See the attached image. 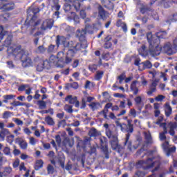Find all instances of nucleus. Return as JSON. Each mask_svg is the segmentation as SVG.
<instances>
[{"label":"nucleus","instance_id":"1","mask_svg":"<svg viewBox=\"0 0 177 177\" xmlns=\"http://www.w3.org/2000/svg\"><path fill=\"white\" fill-rule=\"evenodd\" d=\"M168 35L167 31H160L156 32V37L153 36L151 32L147 33V39L148 41L149 53L152 57L160 56L162 47L160 46V39H165Z\"/></svg>","mask_w":177,"mask_h":177},{"label":"nucleus","instance_id":"2","mask_svg":"<svg viewBox=\"0 0 177 177\" xmlns=\"http://www.w3.org/2000/svg\"><path fill=\"white\" fill-rule=\"evenodd\" d=\"M39 12H41L39 8L30 7L27 10V17L24 24V26L26 30L30 31V35H32V34L35 32L37 27H38L42 21V20L37 16V14L39 13Z\"/></svg>","mask_w":177,"mask_h":177},{"label":"nucleus","instance_id":"3","mask_svg":"<svg viewBox=\"0 0 177 177\" xmlns=\"http://www.w3.org/2000/svg\"><path fill=\"white\" fill-rule=\"evenodd\" d=\"M12 45V37L8 36L4 41V46L7 48L9 55L17 56L23 63H31V59L26 54V50L21 49V46H17L15 48L10 46Z\"/></svg>","mask_w":177,"mask_h":177},{"label":"nucleus","instance_id":"4","mask_svg":"<svg viewBox=\"0 0 177 177\" xmlns=\"http://www.w3.org/2000/svg\"><path fill=\"white\" fill-rule=\"evenodd\" d=\"M118 127H120L122 132H128V133L126 134L124 146H127V145L128 148L131 149L132 142L129 141V138H131L130 133H132V132H133V124H132V120H128L127 124L125 123H119Z\"/></svg>","mask_w":177,"mask_h":177},{"label":"nucleus","instance_id":"5","mask_svg":"<svg viewBox=\"0 0 177 177\" xmlns=\"http://www.w3.org/2000/svg\"><path fill=\"white\" fill-rule=\"evenodd\" d=\"M86 32L88 34L93 33V27L89 24L85 26L84 29L77 30L76 32V37L78 38L80 42H82L84 46L82 48H88V41H86Z\"/></svg>","mask_w":177,"mask_h":177},{"label":"nucleus","instance_id":"6","mask_svg":"<svg viewBox=\"0 0 177 177\" xmlns=\"http://www.w3.org/2000/svg\"><path fill=\"white\" fill-rule=\"evenodd\" d=\"M84 44L83 42L77 43L74 46V41H71L68 42V48H70V49L67 51V56H69L70 57H74L75 56V53L80 50V49H86V48H83L82 46H84Z\"/></svg>","mask_w":177,"mask_h":177},{"label":"nucleus","instance_id":"7","mask_svg":"<svg viewBox=\"0 0 177 177\" xmlns=\"http://www.w3.org/2000/svg\"><path fill=\"white\" fill-rule=\"evenodd\" d=\"M106 136L111 139V146L113 150H120V145H118V137L114 134L111 130L106 131Z\"/></svg>","mask_w":177,"mask_h":177},{"label":"nucleus","instance_id":"8","mask_svg":"<svg viewBox=\"0 0 177 177\" xmlns=\"http://www.w3.org/2000/svg\"><path fill=\"white\" fill-rule=\"evenodd\" d=\"M109 109H111L112 111H118L120 110V106L118 105H113V103L108 102L104 107V109L99 112V114L103 117L104 120H109V117L107 116V113H109Z\"/></svg>","mask_w":177,"mask_h":177},{"label":"nucleus","instance_id":"9","mask_svg":"<svg viewBox=\"0 0 177 177\" xmlns=\"http://www.w3.org/2000/svg\"><path fill=\"white\" fill-rule=\"evenodd\" d=\"M48 63L53 64L57 68H63L64 67V59L63 57H57L55 55H51L48 59Z\"/></svg>","mask_w":177,"mask_h":177},{"label":"nucleus","instance_id":"10","mask_svg":"<svg viewBox=\"0 0 177 177\" xmlns=\"http://www.w3.org/2000/svg\"><path fill=\"white\" fill-rule=\"evenodd\" d=\"M100 145L101 146V149L105 156V158L109 160V158H110V153H109V142H107V138L105 137L100 138Z\"/></svg>","mask_w":177,"mask_h":177},{"label":"nucleus","instance_id":"11","mask_svg":"<svg viewBox=\"0 0 177 177\" xmlns=\"http://www.w3.org/2000/svg\"><path fill=\"white\" fill-rule=\"evenodd\" d=\"M162 49L169 56H172V55H175L177 52L176 47H174L171 42L165 43Z\"/></svg>","mask_w":177,"mask_h":177},{"label":"nucleus","instance_id":"12","mask_svg":"<svg viewBox=\"0 0 177 177\" xmlns=\"http://www.w3.org/2000/svg\"><path fill=\"white\" fill-rule=\"evenodd\" d=\"M65 102H68L69 104H75V107L80 108V101L77 96L73 97V95H68L65 97Z\"/></svg>","mask_w":177,"mask_h":177},{"label":"nucleus","instance_id":"13","mask_svg":"<svg viewBox=\"0 0 177 177\" xmlns=\"http://www.w3.org/2000/svg\"><path fill=\"white\" fill-rule=\"evenodd\" d=\"M113 36L111 35H108L104 38V49H110L113 46Z\"/></svg>","mask_w":177,"mask_h":177},{"label":"nucleus","instance_id":"14","mask_svg":"<svg viewBox=\"0 0 177 177\" xmlns=\"http://www.w3.org/2000/svg\"><path fill=\"white\" fill-rule=\"evenodd\" d=\"M52 27H53V21L52 19H46L43 21L41 28V30H51Z\"/></svg>","mask_w":177,"mask_h":177},{"label":"nucleus","instance_id":"15","mask_svg":"<svg viewBox=\"0 0 177 177\" xmlns=\"http://www.w3.org/2000/svg\"><path fill=\"white\" fill-rule=\"evenodd\" d=\"M97 11H98V15L101 19L103 20L107 19V15L109 12L104 10L103 6L102 5L99 4L97 7Z\"/></svg>","mask_w":177,"mask_h":177},{"label":"nucleus","instance_id":"16","mask_svg":"<svg viewBox=\"0 0 177 177\" xmlns=\"http://www.w3.org/2000/svg\"><path fill=\"white\" fill-rule=\"evenodd\" d=\"M66 42H67V38L66 37L60 35L56 37L55 43L57 48H59L60 45H66Z\"/></svg>","mask_w":177,"mask_h":177},{"label":"nucleus","instance_id":"17","mask_svg":"<svg viewBox=\"0 0 177 177\" xmlns=\"http://www.w3.org/2000/svg\"><path fill=\"white\" fill-rule=\"evenodd\" d=\"M139 82L138 80H134L131 82L130 85V91L133 92V95H134L135 96H136V95L139 93V88H138V86L136 85Z\"/></svg>","mask_w":177,"mask_h":177},{"label":"nucleus","instance_id":"18","mask_svg":"<svg viewBox=\"0 0 177 177\" xmlns=\"http://www.w3.org/2000/svg\"><path fill=\"white\" fill-rule=\"evenodd\" d=\"M100 2L106 9H109V10H113V9H114V3L110 0H100Z\"/></svg>","mask_w":177,"mask_h":177},{"label":"nucleus","instance_id":"19","mask_svg":"<svg viewBox=\"0 0 177 177\" xmlns=\"http://www.w3.org/2000/svg\"><path fill=\"white\" fill-rule=\"evenodd\" d=\"M169 127V133L171 136H175V129H177V122H170L168 124Z\"/></svg>","mask_w":177,"mask_h":177},{"label":"nucleus","instance_id":"20","mask_svg":"<svg viewBox=\"0 0 177 177\" xmlns=\"http://www.w3.org/2000/svg\"><path fill=\"white\" fill-rule=\"evenodd\" d=\"M15 142L16 143H18L20 148L22 150H26L27 149V147L28 146V145L27 144V142H26V140H23V138H17L15 139Z\"/></svg>","mask_w":177,"mask_h":177},{"label":"nucleus","instance_id":"21","mask_svg":"<svg viewBox=\"0 0 177 177\" xmlns=\"http://www.w3.org/2000/svg\"><path fill=\"white\" fill-rule=\"evenodd\" d=\"M154 12V10L147 6H143L140 8L141 15H149V13Z\"/></svg>","mask_w":177,"mask_h":177},{"label":"nucleus","instance_id":"22","mask_svg":"<svg viewBox=\"0 0 177 177\" xmlns=\"http://www.w3.org/2000/svg\"><path fill=\"white\" fill-rule=\"evenodd\" d=\"M161 3L164 8L168 9V8H171V6H172L173 3H177V0H161Z\"/></svg>","mask_w":177,"mask_h":177},{"label":"nucleus","instance_id":"23","mask_svg":"<svg viewBox=\"0 0 177 177\" xmlns=\"http://www.w3.org/2000/svg\"><path fill=\"white\" fill-rule=\"evenodd\" d=\"M165 114L166 117H170L171 114H172V107L169 105V102L165 104Z\"/></svg>","mask_w":177,"mask_h":177},{"label":"nucleus","instance_id":"24","mask_svg":"<svg viewBox=\"0 0 177 177\" xmlns=\"http://www.w3.org/2000/svg\"><path fill=\"white\" fill-rule=\"evenodd\" d=\"M141 66H142L141 68V71H143V70L150 69L151 67H153V64L149 60H146L145 62H141Z\"/></svg>","mask_w":177,"mask_h":177},{"label":"nucleus","instance_id":"25","mask_svg":"<svg viewBox=\"0 0 177 177\" xmlns=\"http://www.w3.org/2000/svg\"><path fill=\"white\" fill-rule=\"evenodd\" d=\"M167 133H168V128L167 127H163V131L160 132L159 133V139L162 142H164V140H167Z\"/></svg>","mask_w":177,"mask_h":177},{"label":"nucleus","instance_id":"26","mask_svg":"<svg viewBox=\"0 0 177 177\" xmlns=\"http://www.w3.org/2000/svg\"><path fill=\"white\" fill-rule=\"evenodd\" d=\"M156 91H157V82L153 81L151 84L149 86V91H147V95H153V93H154V92H156Z\"/></svg>","mask_w":177,"mask_h":177},{"label":"nucleus","instance_id":"27","mask_svg":"<svg viewBox=\"0 0 177 177\" xmlns=\"http://www.w3.org/2000/svg\"><path fill=\"white\" fill-rule=\"evenodd\" d=\"M44 167V160L41 159L37 160L35 161V163L34 165V169L35 171H39L41 168H43Z\"/></svg>","mask_w":177,"mask_h":177},{"label":"nucleus","instance_id":"28","mask_svg":"<svg viewBox=\"0 0 177 177\" xmlns=\"http://www.w3.org/2000/svg\"><path fill=\"white\" fill-rule=\"evenodd\" d=\"M2 9H3L5 12H9L10 10H13L15 9V4H12V3L3 4L2 6Z\"/></svg>","mask_w":177,"mask_h":177},{"label":"nucleus","instance_id":"29","mask_svg":"<svg viewBox=\"0 0 177 177\" xmlns=\"http://www.w3.org/2000/svg\"><path fill=\"white\" fill-rule=\"evenodd\" d=\"M103 75H104V71H97L94 77L95 81H100L102 78H103Z\"/></svg>","mask_w":177,"mask_h":177},{"label":"nucleus","instance_id":"30","mask_svg":"<svg viewBox=\"0 0 177 177\" xmlns=\"http://www.w3.org/2000/svg\"><path fill=\"white\" fill-rule=\"evenodd\" d=\"M72 5L75 9L76 12H80V10L81 9V2L80 0L73 1Z\"/></svg>","mask_w":177,"mask_h":177},{"label":"nucleus","instance_id":"31","mask_svg":"<svg viewBox=\"0 0 177 177\" xmlns=\"http://www.w3.org/2000/svg\"><path fill=\"white\" fill-rule=\"evenodd\" d=\"M45 122H46V124L48 125H50V127H53V125H55V120H53V118H52V117L48 115L44 118Z\"/></svg>","mask_w":177,"mask_h":177},{"label":"nucleus","instance_id":"32","mask_svg":"<svg viewBox=\"0 0 177 177\" xmlns=\"http://www.w3.org/2000/svg\"><path fill=\"white\" fill-rule=\"evenodd\" d=\"M134 102H135L136 106H137L138 107L140 106H143V101H142V97H140V95L136 96L134 98Z\"/></svg>","mask_w":177,"mask_h":177},{"label":"nucleus","instance_id":"33","mask_svg":"<svg viewBox=\"0 0 177 177\" xmlns=\"http://www.w3.org/2000/svg\"><path fill=\"white\" fill-rule=\"evenodd\" d=\"M139 54L141 56H147V50H146V46L142 45L139 49H138Z\"/></svg>","mask_w":177,"mask_h":177},{"label":"nucleus","instance_id":"34","mask_svg":"<svg viewBox=\"0 0 177 177\" xmlns=\"http://www.w3.org/2000/svg\"><path fill=\"white\" fill-rule=\"evenodd\" d=\"M3 103H8V100H12V99H15L16 97V95L10 94V95H3Z\"/></svg>","mask_w":177,"mask_h":177},{"label":"nucleus","instance_id":"35","mask_svg":"<svg viewBox=\"0 0 177 177\" xmlns=\"http://www.w3.org/2000/svg\"><path fill=\"white\" fill-rule=\"evenodd\" d=\"M98 106H100V103L93 102L88 104V107H91L93 111L98 109Z\"/></svg>","mask_w":177,"mask_h":177},{"label":"nucleus","instance_id":"36","mask_svg":"<svg viewBox=\"0 0 177 177\" xmlns=\"http://www.w3.org/2000/svg\"><path fill=\"white\" fill-rule=\"evenodd\" d=\"M147 172L146 171H142L140 170H138L136 171L134 176L133 177H145Z\"/></svg>","mask_w":177,"mask_h":177},{"label":"nucleus","instance_id":"37","mask_svg":"<svg viewBox=\"0 0 177 177\" xmlns=\"http://www.w3.org/2000/svg\"><path fill=\"white\" fill-rule=\"evenodd\" d=\"M37 104L40 110H44V109H46V102L44 100H39L37 102Z\"/></svg>","mask_w":177,"mask_h":177},{"label":"nucleus","instance_id":"38","mask_svg":"<svg viewBox=\"0 0 177 177\" xmlns=\"http://www.w3.org/2000/svg\"><path fill=\"white\" fill-rule=\"evenodd\" d=\"M172 21H177V13L170 15L166 23H171Z\"/></svg>","mask_w":177,"mask_h":177},{"label":"nucleus","instance_id":"39","mask_svg":"<svg viewBox=\"0 0 177 177\" xmlns=\"http://www.w3.org/2000/svg\"><path fill=\"white\" fill-rule=\"evenodd\" d=\"M145 139L147 145L153 143V139L151 138V134H150V133H145Z\"/></svg>","mask_w":177,"mask_h":177},{"label":"nucleus","instance_id":"40","mask_svg":"<svg viewBox=\"0 0 177 177\" xmlns=\"http://www.w3.org/2000/svg\"><path fill=\"white\" fill-rule=\"evenodd\" d=\"M12 114H13V113L10 111H4L2 115V118H3V120H8V118H10V117L12 116Z\"/></svg>","mask_w":177,"mask_h":177},{"label":"nucleus","instance_id":"41","mask_svg":"<svg viewBox=\"0 0 177 177\" xmlns=\"http://www.w3.org/2000/svg\"><path fill=\"white\" fill-rule=\"evenodd\" d=\"M64 109L65 110V111H66V113H69V114H71V113H73V106L69 105V104H66L64 106Z\"/></svg>","mask_w":177,"mask_h":177},{"label":"nucleus","instance_id":"42","mask_svg":"<svg viewBox=\"0 0 177 177\" xmlns=\"http://www.w3.org/2000/svg\"><path fill=\"white\" fill-rule=\"evenodd\" d=\"M125 78H127V75L125 74V73H122V74H120L118 77V80H119V84H122V81H124V80H125Z\"/></svg>","mask_w":177,"mask_h":177},{"label":"nucleus","instance_id":"43","mask_svg":"<svg viewBox=\"0 0 177 177\" xmlns=\"http://www.w3.org/2000/svg\"><path fill=\"white\" fill-rule=\"evenodd\" d=\"M12 121L15 122L17 125L23 127V124H24L23 120H20L19 118H12Z\"/></svg>","mask_w":177,"mask_h":177},{"label":"nucleus","instance_id":"44","mask_svg":"<svg viewBox=\"0 0 177 177\" xmlns=\"http://www.w3.org/2000/svg\"><path fill=\"white\" fill-rule=\"evenodd\" d=\"M47 172L49 174H53L55 173V167H53L52 165H48L47 166Z\"/></svg>","mask_w":177,"mask_h":177},{"label":"nucleus","instance_id":"45","mask_svg":"<svg viewBox=\"0 0 177 177\" xmlns=\"http://www.w3.org/2000/svg\"><path fill=\"white\" fill-rule=\"evenodd\" d=\"M10 105L13 106L14 107H17L19 106H24V103L21 102L20 101L15 100L14 102L10 103Z\"/></svg>","mask_w":177,"mask_h":177},{"label":"nucleus","instance_id":"46","mask_svg":"<svg viewBox=\"0 0 177 177\" xmlns=\"http://www.w3.org/2000/svg\"><path fill=\"white\" fill-rule=\"evenodd\" d=\"M55 48H56V45L50 44L47 48V52L48 53H55Z\"/></svg>","mask_w":177,"mask_h":177},{"label":"nucleus","instance_id":"47","mask_svg":"<svg viewBox=\"0 0 177 177\" xmlns=\"http://www.w3.org/2000/svg\"><path fill=\"white\" fill-rule=\"evenodd\" d=\"M162 121V118L161 119H158L156 122V124L159 125L160 128H162L164 129V126L167 127L166 122H161Z\"/></svg>","mask_w":177,"mask_h":177},{"label":"nucleus","instance_id":"48","mask_svg":"<svg viewBox=\"0 0 177 177\" xmlns=\"http://www.w3.org/2000/svg\"><path fill=\"white\" fill-rule=\"evenodd\" d=\"M88 69L92 73H95V71H96V70H97V64L89 65L88 66Z\"/></svg>","mask_w":177,"mask_h":177},{"label":"nucleus","instance_id":"49","mask_svg":"<svg viewBox=\"0 0 177 177\" xmlns=\"http://www.w3.org/2000/svg\"><path fill=\"white\" fill-rule=\"evenodd\" d=\"M175 151H176V147H170L167 149V156H169V154L172 153H175Z\"/></svg>","mask_w":177,"mask_h":177},{"label":"nucleus","instance_id":"50","mask_svg":"<svg viewBox=\"0 0 177 177\" xmlns=\"http://www.w3.org/2000/svg\"><path fill=\"white\" fill-rule=\"evenodd\" d=\"M12 173V168L11 167H6L2 174L6 176L10 175Z\"/></svg>","mask_w":177,"mask_h":177},{"label":"nucleus","instance_id":"51","mask_svg":"<svg viewBox=\"0 0 177 177\" xmlns=\"http://www.w3.org/2000/svg\"><path fill=\"white\" fill-rule=\"evenodd\" d=\"M67 125V122H66V120H62L58 122V127L60 128L62 127V128H64Z\"/></svg>","mask_w":177,"mask_h":177},{"label":"nucleus","instance_id":"52","mask_svg":"<svg viewBox=\"0 0 177 177\" xmlns=\"http://www.w3.org/2000/svg\"><path fill=\"white\" fill-rule=\"evenodd\" d=\"M3 26H0V41L3 39V37H5V33H3Z\"/></svg>","mask_w":177,"mask_h":177},{"label":"nucleus","instance_id":"53","mask_svg":"<svg viewBox=\"0 0 177 177\" xmlns=\"http://www.w3.org/2000/svg\"><path fill=\"white\" fill-rule=\"evenodd\" d=\"M55 142L58 145V146H60L62 145V138L60 137V135L55 136Z\"/></svg>","mask_w":177,"mask_h":177},{"label":"nucleus","instance_id":"54","mask_svg":"<svg viewBox=\"0 0 177 177\" xmlns=\"http://www.w3.org/2000/svg\"><path fill=\"white\" fill-rule=\"evenodd\" d=\"M39 97H41V94H39V90H36L35 92V95L33 96V99H35V100H39Z\"/></svg>","mask_w":177,"mask_h":177},{"label":"nucleus","instance_id":"55","mask_svg":"<svg viewBox=\"0 0 177 177\" xmlns=\"http://www.w3.org/2000/svg\"><path fill=\"white\" fill-rule=\"evenodd\" d=\"M164 99H165V96H164L162 95H159L155 97V100L156 102H162V100H164Z\"/></svg>","mask_w":177,"mask_h":177},{"label":"nucleus","instance_id":"56","mask_svg":"<svg viewBox=\"0 0 177 177\" xmlns=\"http://www.w3.org/2000/svg\"><path fill=\"white\" fill-rule=\"evenodd\" d=\"M64 10L67 13V12H70L71 10V5L66 3L64 5Z\"/></svg>","mask_w":177,"mask_h":177},{"label":"nucleus","instance_id":"57","mask_svg":"<svg viewBox=\"0 0 177 177\" xmlns=\"http://www.w3.org/2000/svg\"><path fill=\"white\" fill-rule=\"evenodd\" d=\"M72 15H73V20L75 23L78 24L80 23V17L75 14V12H71Z\"/></svg>","mask_w":177,"mask_h":177},{"label":"nucleus","instance_id":"58","mask_svg":"<svg viewBox=\"0 0 177 177\" xmlns=\"http://www.w3.org/2000/svg\"><path fill=\"white\" fill-rule=\"evenodd\" d=\"M6 156H10V148L6 147L3 151Z\"/></svg>","mask_w":177,"mask_h":177},{"label":"nucleus","instance_id":"59","mask_svg":"<svg viewBox=\"0 0 177 177\" xmlns=\"http://www.w3.org/2000/svg\"><path fill=\"white\" fill-rule=\"evenodd\" d=\"M86 107V100L85 98H82V104L80 106L81 109H84Z\"/></svg>","mask_w":177,"mask_h":177},{"label":"nucleus","instance_id":"60","mask_svg":"<svg viewBox=\"0 0 177 177\" xmlns=\"http://www.w3.org/2000/svg\"><path fill=\"white\" fill-rule=\"evenodd\" d=\"M129 115H131L133 117V118H135V117H136V110L135 109H130Z\"/></svg>","mask_w":177,"mask_h":177},{"label":"nucleus","instance_id":"61","mask_svg":"<svg viewBox=\"0 0 177 177\" xmlns=\"http://www.w3.org/2000/svg\"><path fill=\"white\" fill-rule=\"evenodd\" d=\"M58 162H59L60 167L62 168V169H64V168H65V165H64V162H64V159L59 158V159L58 160Z\"/></svg>","mask_w":177,"mask_h":177},{"label":"nucleus","instance_id":"62","mask_svg":"<svg viewBox=\"0 0 177 177\" xmlns=\"http://www.w3.org/2000/svg\"><path fill=\"white\" fill-rule=\"evenodd\" d=\"M78 82H74L71 84V88H73V89H78L79 88Z\"/></svg>","mask_w":177,"mask_h":177},{"label":"nucleus","instance_id":"63","mask_svg":"<svg viewBox=\"0 0 177 177\" xmlns=\"http://www.w3.org/2000/svg\"><path fill=\"white\" fill-rule=\"evenodd\" d=\"M80 15L82 19H85L86 17V12H85V10H81L80 12Z\"/></svg>","mask_w":177,"mask_h":177},{"label":"nucleus","instance_id":"64","mask_svg":"<svg viewBox=\"0 0 177 177\" xmlns=\"http://www.w3.org/2000/svg\"><path fill=\"white\" fill-rule=\"evenodd\" d=\"M97 131L96 129L93 128L90 130L89 133L91 135V136H96V133H97Z\"/></svg>","mask_w":177,"mask_h":177}]
</instances>
